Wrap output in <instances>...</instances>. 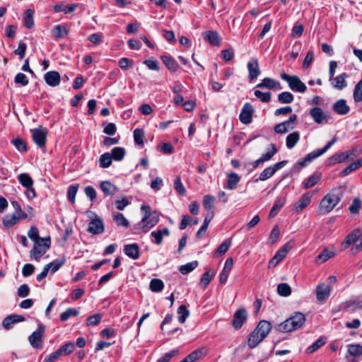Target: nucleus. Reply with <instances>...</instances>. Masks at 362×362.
Listing matches in <instances>:
<instances>
[{"label": "nucleus", "mask_w": 362, "mask_h": 362, "mask_svg": "<svg viewBox=\"0 0 362 362\" xmlns=\"http://www.w3.org/2000/svg\"><path fill=\"white\" fill-rule=\"evenodd\" d=\"M150 290L154 293L161 291L164 288V284L162 280L159 279H153L149 284Z\"/></svg>", "instance_id": "44"}, {"label": "nucleus", "mask_w": 362, "mask_h": 362, "mask_svg": "<svg viewBox=\"0 0 362 362\" xmlns=\"http://www.w3.org/2000/svg\"><path fill=\"white\" fill-rule=\"evenodd\" d=\"M348 77L347 74L343 73L336 77H333L331 81V83L335 89L342 90L347 86V82L346 78Z\"/></svg>", "instance_id": "23"}, {"label": "nucleus", "mask_w": 362, "mask_h": 362, "mask_svg": "<svg viewBox=\"0 0 362 362\" xmlns=\"http://www.w3.org/2000/svg\"><path fill=\"white\" fill-rule=\"evenodd\" d=\"M296 125H293L291 127L288 125V122H281L275 125L274 130L277 134H285L288 132L289 129H294Z\"/></svg>", "instance_id": "52"}, {"label": "nucleus", "mask_w": 362, "mask_h": 362, "mask_svg": "<svg viewBox=\"0 0 362 362\" xmlns=\"http://www.w3.org/2000/svg\"><path fill=\"white\" fill-rule=\"evenodd\" d=\"M198 266L197 261H192L180 267L179 271L182 274H187Z\"/></svg>", "instance_id": "53"}, {"label": "nucleus", "mask_w": 362, "mask_h": 362, "mask_svg": "<svg viewBox=\"0 0 362 362\" xmlns=\"http://www.w3.org/2000/svg\"><path fill=\"white\" fill-rule=\"evenodd\" d=\"M178 321L183 324L189 315V311L185 305H181L177 308Z\"/></svg>", "instance_id": "45"}, {"label": "nucleus", "mask_w": 362, "mask_h": 362, "mask_svg": "<svg viewBox=\"0 0 362 362\" xmlns=\"http://www.w3.org/2000/svg\"><path fill=\"white\" fill-rule=\"evenodd\" d=\"M124 252L127 256L137 259L139 257V247L136 243L126 245L124 247Z\"/></svg>", "instance_id": "24"}, {"label": "nucleus", "mask_w": 362, "mask_h": 362, "mask_svg": "<svg viewBox=\"0 0 362 362\" xmlns=\"http://www.w3.org/2000/svg\"><path fill=\"white\" fill-rule=\"evenodd\" d=\"M313 192H308L302 196V197L295 204V211L297 212L302 211L311 202Z\"/></svg>", "instance_id": "18"}, {"label": "nucleus", "mask_w": 362, "mask_h": 362, "mask_svg": "<svg viewBox=\"0 0 362 362\" xmlns=\"http://www.w3.org/2000/svg\"><path fill=\"white\" fill-rule=\"evenodd\" d=\"M233 264V259L232 257H228L226 259L224 267L221 271L219 276V282L221 284H225L227 281L230 272L232 269Z\"/></svg>", "instance_id": "19"}, {"label": "nucleus", "mask_w": 362, "mask_h": 362, "mask_svg": "<svg viewBox=\"0 0 362 362\" xmlns=\"http://www.w3.org/2000/svg\"><path fill=\"white\" fill-rule=\"evenodd\" d=\"M337 141V138L334 136L331 141H329L322 148L315 150L310 153L307 154L305 158L299 160L294 168L297 165L299 166L298 171H300V168L305 167L309 163L312 162L314 159L324 154L331 146Z\"/></svg>", "instance_id": "4"}, {"label": "nucleus", "mask_w": 362, "mask_h": 362, "mask_svg": "<svg viewBox=\"0 0 362 362\" xmlns=\"http://www.w3.org/2000/svg\"><path fill=\"white\" fill-rule=\"evenodd\" d=\"M284 250H279L275 255L269 260L268 267L272 268L276 267L281 261L285 258Z\"/></svg>", "instance_id": "37"}, {"label": "nucleus", "mask_w": 362, "mask_h": 362, "mask_svg": "<svg viewBox=\"0 0 362 362\" xmlns=\"http://www.w3.org/2000/svg\"><path fill=\"white\" fill-rule=\"evenodd\" d=\"M333 256V252H329L327 249L322 250V252L316 257V262L317 263H322L328 260Z\"/></svg>", "instance_id": "63"}, {"label": "nucleus", "mask_w": 362, "mask_h": 362, "mask_svg": "<svg viewBox=\"0 0 362 362\" xmlns=\"http://www.w3.org/2000/svg\"><path fill=\"white\" fill-rule=\"evenodd\" d=\"M112 216L113 220L118 226H122L126 228L129 226V223L128 220L124 217V216L122 214L115 213L113 214Z\"/></svg>", "instance_id": "41"}, {"label": "nucleus", "mask_w": 362, "mask_h": 362, "mask_svg": "<svg viewBox=\"0 0 362 362\" xmlns=\"http://www.w3.org/2000/svg\"><path fill=\"white\" fill-rule=\"evenodd\" d=\"M326 343V341L323 338H320L317 341H315L312 345L309 346L306 351L307 353L311 354L314 351H317L318 349L324 346Z\"/></svg>", "instance_id": "59"}, {"label": "nucleus", "mask_w": 362, "mask_h": 362, "mask_svg": "<svg viewBox=\"0 0 362 362\" xmlns=\"http://www.w3.org/2000/svg\"><path fill=\"white\" fill-rule=\"evenodd\" d=\"M205 354L204 348L197 349L186 356L188 362H194L202 358Z\"/></svg>", "instance_id": "38"}, {"label": "nucleus", "mask_w": 362, "mask_h": 362, "mask_svg": "<svg viewBox=\"0 0 362 362\" xmlns=\"http://www.w3.org/2000/svg\"><path fill=\"white\" fill-rule=\"evenodd\" d=\"M66 262V257H63L59 259H56L53 262L46 264L49 267V270H51L52 273L56 272L59 268Z\"/></svg>", "instance_id": "43"}, {"label": "nucleus", "mask_w": 362, "mask_h": 362, "mask_svg": "<svg viewBox=\"0 0 362 362\" xmlns=\"http://www.w3.org/2000/svg\"><path fill=\"white\" fill-rule=\"evenodd\" d=\"M305 322V317L304 314L296 313L283 322L278 324L275 328L281 332H291L302 327Z\"/></svg>", "instance_id": "2"}, {"label": "nucleus", "mask_w": 362, "mask_h": 362, "mask_svg": "<svg viewBox=\"0 0 362 362\" xmlns=\"http://www.w3.org/2000/svg\"><path fill=\"white\" fill-rule=\"evenodd\" d=\"M34 10L30 8L26 10L24 13L23 22L24 26L28 29H31L34 27Z\"/></svg>", "instance_id": "29"}, {"label": "nucleus", "mask_w": 362, "mask_h": 362, "mask_svg": "<svg viewBox=\"0 0 362 362\" xmlns=\"http://www.w3.org/2000/svg\"><path fill=\"white\" fill-rule=\"evenodd\" d=\"M253 112L254 108L252 105L249 103H245L239 115L240 121L245 124L251 123Z\"/></svg>", "instance_id": "9"}, {"label": "nucleus", "mask_w": 362, "mask_h": 362, "mask_svg": "<svg viewBox=\"0 0 362 362\" xmlns=\"http://www.w3.org/2000/svg\"><path fill=\"white\" fill-rule=\"evenodd\" d=\"M45 334V327L40 325L37 330L28 337L30 345L35 349H41L42 347L43 337Z\"/></svg>", "instance_id": "8"}, {"label": "nucleus", "mask_w": 362, "mask_h": 362, "mask_svg": "<svg viewBox=\"0 0 362 362\" xmlns=\"http://www.w3.org/2000/svg\"><path fill=\"white\" fill-rule=\"evenodd\" d=\"M281 78L288 83L289 88L296 92L304 93L307 87L298 76H290L284 72L281 74Z\"/></svg>", "instance_id": "7"}, {"label": "nucleus", "mask_w": 362, "mask_h": 362, "mask_svg": "<svg viewBox=\"0 0 362 362\" xmlns=\"http://www.w3.org/2000/svg\"><path fill=\"white\" fill-rule=\"evenodd\" d=\"M11 144L21 153H25L28 151L25 141L20 137L13 139Z\"/></svg>", "instance_id": "47"}, {"label": "nucleus", "mask_w": 362, "mask_h": 362, "mask_svg": "<svg viewBox=\"0 0 362 362\" xmlns=\"http://www.w3.org/2000/svg\"><path fill=\"white\" fill-rule=\"evenodd\" d=\"M203 35L204 39L211 45L216 46L220 45L219 35L216 31L208 30L205 32Z\"/></svg>", "instance_id": "31"}, {"label": "nucleus", "mask_w": 362, "mask_h": 362, "mask_svg": "<svg viewBox=\"0 0 362 362\" xmlns=\"http://www.w3.org/2000/svg\"><path fill=\"white\" fill-rule=\"evenodd\" d=\"M272 328V324L270 322L267 320H260L255 327L257 332L260 335V337L265 339L267 335L269 334Z\"/></svg>", "instance_id": "20"}, {"label": "nucleus", "mask_w": 362, "mask_h": 362, "mask_svg": "<svg viewBox=\"0 0 362 362\" xmlns=\"http://www.w3.org/2000/svg\"><path fill=\"white\" fill-rule=\"evenodd\" d=\"M332 110L339 115H344L350 111V107L346 105V100L339 99L333 104Z\"/></svg>", "instance_id": "22"}, {"label": "nucleus", "mask_w": 362, "mask_h": 362, "mask_svg": "<svg viewBox=\"0 0 362 362\" xmlns=\"http://www.w3.org/2000/svg\"><path fill=\"white\" fill-rule=\"evenodd\" d=\"M151 235L155 239L154 243L156 245H160L163 242V236H168L170 235V231L167 228H164L162 230L151 232Z\"/></svg>", "instance_id": "34"}, {"label": "nucleus", "mask_w": 362, "mask_h": 362, "mask_svg": "<svg viewBox=\"0 0 362 362\" xmlns=\"http://www.w3.org/2000/svg\"><path fill=\"white\" fill-rule=\"evenodd\" d=\"M18 221L19 218L16 214L6 215L3 219V223L6 227L9 228L14 226Z\"/></svg>", "instance_id": "62"}, {"label": "nucleus", "mask_w": 362, "mask_h": 362, "mask_svg": "<svg viewBox=\"0 0 362 362\" xmlns=\"http://www.w3.org/2000/svg\"><path fill=\"white\" fill-rule=\"evenodd\" d=\"M343 196L341 189H333L327 193L321 200L320 203V211L322 214H327L332 211V209L340 202Z\"/></svg>", "instance_id": "1"}, {"label": "nucleus", "mask_w": 362, "mask_h": 362, "mask_svg": "<svg viewBox=\"0 0 362 362\" xmlns=\"http://www.w3.org/2000/svg\"><path fill=\"white\" fill-rule=\"evenodd\" d=\"M316 298L319 301H325L330 295L331 286L324 283L319 284L316 287Z\"/></svg>", "instance_id": "16"}, {"label": "nucleus", "mask_w": 362, "mask_h": 362, "mask_svg": "<svg viewBox=\"0 0 362 362\" xmlns=\"http://www.w3.org/2000/svg\"><path fill=\"white\" fill-rule=\"evenodd\" d=\"M88 231L92 234H100L104 231V223L101 218L92 220L88 226Z\"/></svg>", "instance_id": "21"}, {"label": "nucleus", "mask_w": 362, "mask_h": 362, "mask_svg": "<svg viewBox=\"0 0 362 362\" xmlns=\"http://www.w3.org/2000/svg\"><path fill=\"white\" fill-rule=\"evenodd\" d=\"M240 177L235 173L231 172L227 175V186L225 188L228 189H234L236 188Z\"/></svg>", "instance_id": "30"}, {"label": "nucleus", "mask_w": 362, "mask_h": 362, "mask_svg": "<svg viewBox=\"0 0 362 362\" xmlns=\"http://www.w3.org/2000/svg\"><path fill=\"white\" fill-rule=\"evenodd\" d=\"M75 349V344L74 342H68L62 345L58 350L60 355H68L71 354Z\"/></svg>", "instance_id": "57"}, {"label": "nucleus", "mask_w": 362, "mask_h": 362, "mask_svg": "<svg viewBox=\"0 0 362 362\" xmlns=\"http://www.w3.org/2000/svg\"><path fill=\"white\" fill-rule=\"evenodd\" d=\"M52 34L55 38H63L68 35L69 30L64 25H57L52 28Z\"/></svg>", "instance_id": "33"}, {"label": "nucleus", "mask_w": 362, "mask_h": 362, "mask_svg": "<svg viewBox=\"0 0 362 362\" xmlns=\"http://www.w3.org/2000/svg\"><path fill=\"white\" fill-rule=\"evenodd\" d=\"M33 248L30 250V258L37 262L50 247L51 240L49 237L43 238L34 242Z\"/></svg>", "instance_id": "5"}, {"label": "nucleus", "mask_w": 362, "mask_h": 362, "mask_svg": "<svg viewBox=\"0 0 362 362\" xmlns=\"http://www.w3.org/2000/svg\"><path fill=\"white\" fill-rule=\"evenodd\" d=\"M254 95L262 103H269L271 100L272 94L270 92L263 93L259 90H255Z\"/></svg>", "instance_id": "60"}, {"label": "nucleus", "mask_w": 362, "mask_h": 362, "mask_svg": "<svg viewBox=\"0 0 362 362\" xmlns=\"http://www.w3.org/2000/svg\"><path fill=\"white\" fill-rule=\"evenodd\" d=\"M256 88H268L269 90L277 89L280 90L282 88L281 83L272 78H264L262 81L256 86Z\"/></svg>", "instance_id": "17"}, {"label": "nucleus", "mask_w": 362, "mask_h": 362, "mask_svg": "<svg viewBox=\"0 0 362 362\" xmlns=\"http://www.w3.org/2000/svg\"><path fill=\"white\" fill-rule=\"evenodd\" d=\"M247 68L248 70V79L252 81L257 78L261 74L259 62L257 59H252L247 62Z\"/></svg>", "instance_id": "11"}, {"label": "nucleus", "mask_w": 362, "mask_h": 362, "mask_svg": "<svg viewBox=\"0 0 362 362\" xmlns=\"http://www.w3.org/2000/svg\"><path fill=\"white\" fill-rule=\"evenodd\" d=\"M300 139V134L298 132H293L289 134L286 139V147L289 149L293 148Z\"/></svg>", "instance_id": "35"}, {"label": "nucleus", "mask_w": 362, "mask_h": 362, "mask_svg": "<svg viewBox=\"0 0 362 362\" xmlns=\"http://www.w3.org/2000/svg\"><path fill=\"white\" fill-rule=\"evenodd\" d=\"M264 339L257 332L255 329L248 336L247 346L250 349H255L257 347Z\"/></svg>", "instance_id": "25"}, {"label": "nucleus", "mask_w": 362, "mask_h": 362, "mask_svg": "<svg viewBox=\"0 0 362 362\" xmlns=\"http://www.w3.org/2000/svg\"><path fill=\"white\" fill-rule=\"evenodd\" d=\"M362 166V157L358 159L356 161L351 163L347 167H346L341 173V176H346L351 172L358 169Z\"/></svg>", "instance_id": "36"}, {"label": "nucleus", "mask_w": 362, "mask_h": 362, "mask_svg": "<svg viewBox=\"0 0 362 362\" xmlns=\"http://www.w3.org/2000/svg\"><path fill=\"white\" fill-rule=\"evenodd\" d=\"M353 97L356 103L362 101V78L356 84L354 89Z\"/></svg>", "instance_id": "48"}, {"label": "nucleus", "mask_w": 362, "mask_h": 362, "mask_svg": "<svg viewBox=\"0 0 362 362\" xmlns=\"http://www.w3.org/2000/svg\"><path fill=\"white\" fill-rule=\"evenodd\" d=\"M320 179L321 174L319 173H315L302 182V187L305 189L313 187L317 184Z\"/></svg>", "instance_id": "27"}, {"label": "nucleus", "mask_w": 362, "mask_h": 362, "mask_svg": "<svg viewBox=\"0 0 362 362\" xmlns=\"http://www.w3.org/2000/svg\"><path fill=\"white\" fill-rule=\"evenodd\" d=\"M160 59L170 71L175 72L177 71L179 64L175 59L170 56L162 55Z\"/></svg>", "instance_id": "28"}, {"label": "nucleus", "mask_w": 362, "mask_h": 362, "mask_svg": "<svg viewBox=\"0 0 362 362\" xmlns=\"http://www.w3.org/2000/svg\"><path fill=\"white\" fill-rule=\"evenodd\" d=\"M125 153V149L123 147H115L112 149L110 155L112 159L116 161H120L124 158Z\"/></svg>", "instance_id": "42"}, {"label": "nucleus", "mask_w": 362, "mask_h": 362, "mask_svg": "<svg viewBox=\"0 0 362 362\" xmlns=\"http://www.w3.org/2000/svg\"><path fill=\"white\" fill-rule=\"evenodd\" d=\"M310 115L317 124L327 123L329 117L325 114L321 108L313 107L310 110Z\"/></svg>", "instance_id": "13"}, {"label": "nucleus", "mask_w": 362, "mask_h": 362, "mask_svg": "<svg viewBox=\"0 0 362 362\" xmlns=\"http://www.w3.org/2000/svg\"><path fill=\"white\" fill-rule=\"evenodd\" d=\"M174 189L176 190V192L180 195L184 196L186 194V189L184 187L181 178L180 176H176V177L174 180L173 183Z\"/></svg>", "instance_id": "54"}, {"label": "nucleus", "mask_w": 362, "mask_h": 362, "mask_svg": "<svg viewBox=\"0 0 362 362\" xmlns=\"http://www.w3.org/2000/svg\"><path fill=\"white\" fill-rule=\"evenodd\" d=\"M354 149L344 152L336 153L327 159V163L328 165H332L336 163L345 162L350 158L351 155L354 153Z\"/></svg>", "instance_id": "12"}, {"label": "nucleus", "mask_w": 362, "mask_h": 362, "mask_svg": "<svg viewBox=\"0 0 362 362\" xmlns=\"http://www.w3.org/2000/svg\"><path fill=\"white\" fill-rule=\"evenodd\" d=\"M274 171L273 170L271 166L266 168L259 175V177L258 179L255 180V182L260 181H264L271 177H272L274 175Z\"/></svg>", "instance_id": "61"}, {"label": "nucleus", "mask_w": 362, "mask_h": 362, "mask_svg": "<svg viewBox=\"0 0 362 362\" xmlns=\"http://www.w3.org/2000/svg\"><path fill=\"white\" fill-rule=\"evenodd\" d=\"M112 159L110 153H105L99 158V165L102 168H107L112 164Z\"/></svg>", "instance_id": "46"}, {"label": "nucleus", "mask_w": 362, "mask_h": 362, "mask_svg": "<svg viewBox=\"0 0 362 362\" xmlns=\"http://www.w3.org/2000/svg\"><path fill=\"white\" fill-rule=\"evenodd\" d=\"M231 245V240L229 239L225 240L216 249L215 251L214 256L215 257H218L223 255H224L229 249Z\"/></svg>", "instance_id": "39"}, {"label": "nucleus", "mask_w": 362, "mask_h": 362, "mask_svg": "<svg viewBox=\"0 0 362 362\" xmlns=\"http://www.w3.org/2000/svg\"><path fill=\"white\" fill-rule=\"evenodd\" d=\"M44 80L51 87H56L60 84L61 76L57 71H49L44 75Z\"/></svg>", "instance_id": "15"}, {"label": "nucleus", "mask_w": 362, "mask_h": 362, "mask_svg": "<svg viewBox=\"0 0 362 362\" xmlns=\"http://www.w3.org/2000/svg\"><path fill=\"white\" fill-rule=\"evenodd\" d=\"M361 209V201L358 197L354 199L351 204L348 208V211L351 214H358Z\"/></svg>", "instance_id": "50"}, {"label": "nucleus", "mask_w": 362, "mask_h": 362, "mask_svg": "<svg viewBox=\"0 0 362 362\" xmlns=\"http://www.w3.org/2000/svg\"><path fill=\"white\" fill-rule=\"evenodd\" d=\"M32 137L35 144L39 148L45 146L47 134L45 131L41 129H34L31 130Z\"/></svg>", "instance_id": "14"}, {"label": "nucleus", "mask_w": 362, "mask_h": 362, "mask_svg": "<svg viewBox=\"0 0 362 362\" xmlns=\"http://www.w3.org/2000/svg\"><path fill=\"white\" fill-rule=\"evenodd\" d=\"M79 314V311L76 308H69L60 315L62 321H66L70 317H76Z\"/></svg>", "instance_id": "58"}, {"label": "nucleus", "mask_w": 362, "mask_h": 362, "mask_svg": "<svg viewBox=\"0 0 362 362\" xmlns=\"http://www.w3.org/2000/svg\"><path fill=\"white\" fill-rule=\"evenodd\" d=\"M215 202L214 197L211 195H205L203 199V205L206 211L210 213L213 211L214 203Z\"/></svg>", "instance_id": "51"}, {"label": "nucleus", "mask_w": 362, "mask_h": 362, "mask_svg": "<svg viewBox=\"0 0 362 362\" xmlns=\"http://www.w3.org/2000/svg\"><path fill=\"white\" fill-rule=\"evenodd\" d=\"M350 245H352L351 248L352 254H356L362 250V231L360 228L353 230L341 243L343 249H347Z\"/></svg>", "instance_id": "3"}, {"label": "nucleus", "mask_w": 362, "mask_h": 362, "mask_svg": "<svg viewBox=\"0 0 362 362\" xmlns=\"http://www.w3.org/2000/svg\"><path fill=\"white\" fill-rule=\"evenodd\" d=\"M18 180L25 188L33 186V180L28 173H21L18 176Z\"/></svg>", "instance_id": "40"}, {"label": "nucleus", "mask_w": 362, "mask_h": 362, "mask_svg": "<svg viewBox=\"0 0 362 362\" xmlns=\"http://www.w3.org/2000/svg\"><path fill=\"white\" fill-rule=\"evenodd\" d=\"M178 354L177 349H173L164 354L156 362H170V361Z\"/></svg>", "instance_id": "64"}, {"label": "nucleus", "mask_w": 362, "mask_h": 362, "mask_svg": "<svg viewBox=\"0 0 362 362\" xmlns=\"http://www.w3.org/2000/svg\"><path fill=\"white\" fill-rule=\"evenodd\" d=\"M277 292L281 296H288L291 293V288L286 283H281L277 286Z\"/></svg>", "instance_id": "56"}, {"label": "nucleus", "mask_w": 362, "mask_h": 362, "mask_svg": "<svg viewBox=\"0 0 362 362\" xmlns=\"http://www.w3.org/2000/svg\"><path fill=\"white\" fill-rule=\"evenodd\" d=\"M247 310L245 308L238 309L234 313L232 325L236 329H239L247 320Z\"/></svg>", "instance_id": "10"}, {"label": "nucleus", "mask_w": 362, "mask_h": 362, "mask_svg": "<svg viewBox=\"0 0 362 362\" xmlns=\"http://www.w3.org/2000/svg\"><path fill=\"white\" fill-rule=\"evenodd\" d=\"M347 353L351 356L360 358L362 356V345L360 344H348Z\"/></svg>", "instance_id": "32"}, {"label": "nucleus", "mask_w": 362, "mask_h": 362, "mask_svg": "<svg viewBox=\"0 0 362 362\" xmlns=\"http://www.w3.org/2000/svg\"><path fill=\"white\" fill-rule=\"evenodd\" d=\"M141 209L145 212L144 216L141 219V222L144 223L142 226V231L147 233L150 228L158 223L159 215L157 211H151L150 207L146 205H142Z\"/></svg>", "instance_id": "6"}, {"label": "nucleus", "mask_w": 362, "mask_h": 362, "mask_svg": "<svg viewBox=\"0 0 362 362\" xmlns=\"http://www.w3.org/2000/svg\"><path fill=\"white\" fill-rule=\"evenodd\" d=\"M278 149L275 144H271L265 153H263L261 158L264 162L268 161L272 158V157L277 153Z\"/></svg>", "instance_id": "49"}, {"label": "nucleus", "mask_w": 362, "mask_h": 362, "mask_svg": "<svg viewBox=\"0 0 362 362\" xmlns=\"http://www.w3.org/2000/svg\"><path fill=\"white\" fill-rule=\"evenodd\" d=\"M293 99V95L288 91L282 92L278 95V100L281 104L291 103Z\"/></svg>", "instance_id": "55"}, {"label": "nucleus", "mask_w": 362, "mask_h": 362, "mask_svg": "<svg viewBox=\"0 0 362 362\" xmlns=\"http://www.w3.org/2000/svg\"><path fill=\"white\" fill-rule=\"evenodd\" d=\"M100 188L105 196H112L118 192V187L109 181H102L100 183Z\"/></svg>", "instance_id": "26"}]
</instances>
